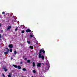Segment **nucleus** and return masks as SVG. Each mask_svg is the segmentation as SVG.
I'll use <instances>...</instances> for the list:
<instances>
[{
    "mask_svg": "<svg viewBox=\"0 0 77 77\" xmlns=\"http://www.w3.org/2000/svg\"><path fill=\"white\" fill-rule=\"evenodd\" d=\"M41 64H42L41 63H37V66L38 67H40L41 65Z\"/></svg>",
    "mask_w": 77,
    "mask_h": 77,
    "instance_id": "nucleus-4",
    "label": "nucleus"
},
{
    "mask_svg": "<svg viewBox=\"0 0 77 77\" xmlns=\"http://www.w3.org/2000/svg\"><path fill=\"white\" fill-rule=\"evenodd\" d=\"M27 42L29 44H30V41H27Z\"/></svg>",
    "mask_w": 77,
    "mask_h": 77,
    "instance_id": "nucleus-19",
    "label": "nucleus"
},
{
    "mask_svg": "<svg viewBox=\"0 0 77 77\" xmlns=\"http://www.w3.org/2000/svg\"><path fill=\"white\" fill-rule=\"evenodd\" d=\"M13 66L16 68H18V66L14 64L13 65Z\"/></svg>",
    "mask_w": 77,
    "mask_h": 77,
    "instance_id": "nucleus-8",
    "label": "nucleus"
},
{
    "mask_svg": "<svg viewBox=\"0 0 77 77\" xmlns=\"http://www.w3.org/2000/svg\"><path fill=\"white\" fill-rule=\"evenodd\" d=\"M27 63H30V60H27Z\"/></svg>",
    "mask_w": 77,
    "mask_h": 77,
    "instance_id": "nucleus-15",
    "label": "nucleus"
},
{
    "mask_svg": "<svg viewBox=\"0 0 77 77\" xmlns=\"http://www.w3.org/2000/svg\"><path fill=\"white\" fill-rule=\"evenodd\" d=\"M42 71H43V72H44V71H45L44 69H42Z\"/></svg>",
    "mask_w": 77,
    "mask_h": 77,
    "instance_id": "nucleus-29",
    "label": "nucleus"
},
{
    "mask_svg": "<svg viewBox=\"0 0 77 77\" xmlns=\"http://www.w3.org/2000/svg\"><path fill=\"white\" fill-rule=\"evenodd\" d=\"M42 52L43 53H45V52L44 50H42Z\"/></svg>",
    "mask_w": 77,
    "mask_h": 77,
    "instance_id": "nucleus-23",
    "label": "nucleus"
},
{
    "mask_svg": "<svg viewBox=\"0 0 77 77\" xmlns=\"http://www.w3.org/2000/svg\"><path fill=\"white\" fill-rule=\"evenodd\" d=\"M44 63H43V65H44Z\"/></svg>",
    "mask_w": 77,
    "mask_h": 77,
    "instance_id": "nucleus-37",
    "label": "nucleus"
},
{
    "mask_svg": "<svg viewBox=\"0 0 77 77\" xmlns=\"http://www.w3.org/2000/svg\"><path fill=\"white\" fill-rule=\"evenodd\" d=\"M11 26H8L7 28V30H9V29H11Z\"/></svg>",
    "mask_w": 77,
    "mask_h": 77,
    "instance_id": "nucleus-7",
    "label": "nucleus"
},
{
    "mask_svg": "<svg viewBox=\"0 0 77 77\" xmlns=\"http://www.w3.org/2000/svg\"><path fill=\"white\" fill-rule=\"evenodd\" d=\"M29 48H30V49H33V47L32 46H30L29 47Z\"/></svg>",
    "mask_w": 77,
    "mask_h": 77,
    "instance_id": "nucleus-11",
    "label": "nucleus"
},
{
    "mask_svg": "<svg viewBox=\"0 0 77 77\" xmlns=\"http://www.w3.org/2000/svg\"><path fill=\"white\" fill-rule=\"evenodd\" d=\"M2 38V35H1V34H0V39Z\"/></svg>",
    "mask_w": 77,
    "mask_h": 77,
    "instance_id": "nucleus-26",
    "label": "nucleus"
},
{
    "mask_svg": "<svg viewBox=\"0 0 77 77\" xmlns=\"http://www.w3.org/2000/svg\"><path fill=\"white\" fill-rule=\"evenodd\" d=\"M27 58H25L24 59L25 60H27Z\"/></svg>",
    "mask_w": 77,
    "mask_h": 77,
    "instance_id": "nucleus-28",
    "label": "nucleus"
},
{
    "mask_svg": "<svg viewBox=\"0 0 77 77\" xmlns=\"http://www.w3.org/2000/svg\"><path fill=\"white\" fill-rule=\"evenodd\" d=\"M30 32H31V30H30L29 29H27L26 30V32L27 33Z\"/></svg>",
    "mask_w": 77,
    "mask_h": 77,
    "instance_id": "nucleus-5",
    "label": "nucleus"
},
{
    "mask_svg": "<svg viewBox=\"0 0 77 77\" xmlns=\"http://www.w3.org/2000/svg\"><path fill=\"white\" fill-rule=\"evenodd\" d=\"M41 58L42 59V60H44V56L43 55H42Z\"/></svg>",
    "mask_w": 77,
    "mask_h": 77,
    "instance_id": "nucleus-10",
    "label": "nucleus"
},
{
    "mask_svg": "<svg viewBox=\"0 0 77 77\" xmlns=\"http://www.w3.org/2000/svg\"><path fill=\"white\" fill-rule=\"evenodd\" d=\"M42 49H41L40 51V54H41V53H42Z\"/></svg>",
    "mask_w": 77,
    "mask_h": 77,
    "instance_id": "nucleus-22",
    "label": "nucleus"
},
{
    "mask_svg": "<svg viewBox=\"0 0 77 77\" xmlns=\"http://www.w3.org/2000/svg\"><path fill=\"white\" fill-rule=\"evenodd\" d=\"M14 54H15V55H16V54H17V52L16 51H14Z\"/></svg>",
    "mask_w": 77,
    "mask_h": 77,
    "instance_id": "nucleus-16",
    "label": "nucleus"
},
{
    "mask_svg": "<svg viewBox=\"0 0 77 77\" xmlns=\"http://www.w3.org/2000/svg\"><path fill=\"white\" fill-rule=\"evenodd\" d=\"M0 17H2V15H1L0 14Z\"/></svg>",
    "mask_w": 77,
    "mask_h": 77,
    "instance_id": "nucleus-34",
    "label": "nucleus"
},
{
    "mask_svg": "<svg viewBox=\"0 0 77 77\" xmlns=\"http://www.w3.org/2000/svg\"><path fill=\"white\" fill-rule=\"evenodd\" d=\"M46 65H47L48 66V68L47 69H46V70H48L49 69V68H50V64L49 63H48L46 64Z\"/></svg>",
    "mask_w": 77,
    "mask_h": 77,
    "instance_id": "nucleus-2",
    "label": "nucleus"
},
{
    "mask_svg": "<svg viewBox=\"0 0 77 77\" xmlns=\"http://www.w3.org/2000/svg\"><path fill=\"white\" fill-rule=\"evenodd\" d=\"M22 77H27L26 76H22Z\"/></svg>",
    "mask_w": 77,
    "mask_h": 77,
    "instance_id": "nucleus-33",
    "label": "nucleus"
},
{
    "mask_svg": "<svg viewBox=\"0 0 77 77\" xmlns=\"http://www.w3.org/2000/svg\"><path fill=\"white\" fill-rule=\"evenodd\" d=\"M3 69H4V71H5V72H6L8 71V69H6V67L3 68Z\"/></svg>",
    "mask_w": 77,
    "mask_h": 77,
    "instance_id": "nucleus-6",
    "label": "nucleus"
},
{
    "mask_svg": "<svg viewBox=\"0 0 77 77\" xmlns=\"http://www.w3.org/2000/svg\"><path fill=\"white\" fill-rule=\"evenodd\" d=\"M6 49L7 50V51L4 52L5 54H8V52H9V49L7 48H5V49L6 50Z\"/></svg>",
    "mask_w": 77,
    "mask_h": 77,
    "instance_id": "nucleus-1",
    "label": "nucleus"
},
{
    "mask_svg": "<svg viewBox=\"0 0 77 77\" xmlns=\"http://www.w3.org/2000/svg\"><path fill=\"white\" fill-rule=\"evenodd\" d=\"M17 30H18V29H17V28H16L15 29V31H17Z\"/></svg>",
    "mask_w": 77,
    "mask_h": 77,
    "instance_id": "nucleus-27",
    "label": "nucleus"
},
{
    "mask_svg": "<svg viewBox=\"0 0 77 77\" xmlns=\"http://www.w3.org/2000/svg\"><path fill=\"white\" fill-rule=\"evenodd\" d=\"M45 72H46V71H45Z\"/></svg>",
    "mask_w": 77,
    "mask_h": 77,
    "instance_id": "nucleus-38",
    "label": "nucleus"
},
{
    "mask_svg": "<svg viewBox=\"0 0 77 77\" xmlns=\"http://www.w3.org/2000/svg\"><path fill=\"white\" fill-rule=\"evenodd\" d=\"M25 32V31L24 30L22 31L21 32L22 33H24Z\"/></svg>",
    "mask_w": 77,
    "mask_h": 77,
    "instance_id": "nucleus-18",
    "label": "nucleus"
},
{
    "mask_svg": "<svg viewBox=\"0 0 77 77\" xmlns=\"http://www.w3.org/2000/svg\"><path fill=\"white\" fill-rule=\"evenodd\" d=\"M3 77H5V75L4 74H3Z\"/></svg>",
    "mask_w": 77,
    "mask_h": 77,
    "instance_id": "nucleus-32",
    "label": "nucleus"
},
{
    "mask_svg": "<svg viewBox=\"0 0 77 77\" xmlns=\"http://www.w3.org/2000/svg\"><path fill=\"white\" fill-rule=\"evenodd\" d=\"M41 54L39 53V58H41Z\"/></svg>",
    "mask_w": 77,
    "mask_h": 77,
    "instance_id": "nucleus-13",
    "label": "nucleus"
},
{
    "mask_svg": "<svg viewBox=\"0 0 77 77\" xmlns=\"http://www.w3.org/2000/svg\"><path fill=\"white\" fill-rule=\"evenodd\" d=\"M2 31H3V30H2Z\"/></svg>",
    "mask_w": 77,
    "mask_h": 77,
    "instance_id": "nucleus-36",
    "label": "nucleus"
},
{
    "mask_svg": "<svg viewBox=\"0 0 77 77\" xmlns=\"http://www.w3.org/2000/svg\"><path fill=\"white\" fill-rule=\"evenodd\" d=\"M14 56L15 57V54H14Z\"/></svg>",
    "mask_w": 77,
    "mask_h": 77,
    "instance_id": "nucleus-35",
    "label": "nucleus"
},
{
    "mask_svg": "<svg viewBox=\"0 0 77 77\" xmlns=\"http://www.w3.org/2000/svg\"><path fill=\"white\" fill-rule=\"evenodd\" d=\"M33 35H30L29 36L30 37H33Z\"/></svg>",
    "mask_w": 77,
    "mask_h": 77,
    "instance_id": "nucleus-24",
    "label": "nucleus"
},
{
    "mask_svg": "<svg viewBox=\"0 0 77 77\" xmlns=\"http://www.w3.org/2000/svg\"><path fill=\"white\" fill-rule=\"evenodd\" d=\"M18 69H20L21 68V66H17Z\"/></svg>",
    "mask_w": 77,
    "mask_h": 77,
    "instance_id": "nucleus-14",
    "label": "nucleus"
},
{
    "mask_svg": "<svg viewBox=\"0 0 77 77\" xmlns=\"http://www.w3.org/2000/svg\"><path fill=\"white\" fill-rule=\"evenodd\" d=\"M22 63H23V62H21L20 63V64H21V65H22Z\"/></svg>",
    "mask_w": 77,
    "mask_h": 77,
    "instance_id": "nucleus-31",
    "label": "nucleus"
},
{
    "mask_svg": "<svg viewBox=\"0 0 77 77\" xmlns=\"http://www.w3.org/2000/svg\"><path fill=\"white\" fill-rule=\"evenodd\" d=\"M8 47L9 48H13V45L12 44H10L9 45Z\"/></svg>",
    "mask_w": 77,
    "mask_h": 77,
    "instance_id": "nucleus-3",
    "label": "nucleus"
},
{
    "mask_svg": "<svg viewBox=\"0 0 77 77\" xmlns=\"http://www.w3.org/2000/svg\"><path fill=\"white\" fill-rule=\"evenodd\" d=\"M23 71H26V69L25 68H23L22 69Z\"/></svg>",
    "mask_w": 77,
    "mask_h": 77,
    "instance_id": "nucleus-12",
    "label": "nucleus"
},
{
    "mask_svg": "<svg viewBox=\"0 0 77 77\" xmlns=\"http://www.w3.org/2000/svg\"><path fill=\"white\" fill-rule=\"evenodd\" d=\"M11 73H9V75H8V77H11Z\"/></svg>",
    "mask_w": 77,
    "mask_h": 77,
    "instance_id": "nucleus-20",
    "label": "nucleus"
},
{
    "mask_svg": "<svg viewBox=\"0 0 77 77\" xmlns=\"http://www.w3.org/2000/svg\"><path fill=\"white\" fill-rule=\"evenodd\" d=\"M9 51L10 52H12V49L11 48L10 49Z\"/></svg>",
    "mask_w": 77,
    "mask_h": 77,
    "instance_id": "nucleus-21",
    "label": "nucleus"
},
{
    "mask_svg": "<svg viewBox=\"0 0 77 77\" xmlns=\"http://www.w3.org/2000/svg\"><path fill=\"white\" fill-rule=\"evenodd\" d=\"M32 65L33 67H35V62H33L32 63Z\"/></svg>",
    "mask_w": 77,
    "mask_h": 77,
    "instance_id": "nucleus-9",
    "label": "nucleus"
},
{
    "mask_svg": "<svg viewBox=\"0 0 77 77\" xmlns=\"http://www.w3.org/2000/svg\"><path fill=\"white\" fill-rule=\"evenodd\" d=\"M32 72H33V73H36V70H33L32 71Z\"/></svg>",
    "mask_w": 77,
    "mask_h": 77,
    "instance_id": "nucleus-17",
    "label": "nucleus"
},
{
    "mask_svg": "<svg viewBox=\"0 0 77 77\" xmlns=\"http://www.w3.org/2000/svg\"><path fill=\"white\" fill-rule=\"evenodd\" d=\"M2 26V23H0V28L1 27V26Z\"/></svg>",
    "mask_w": 77,
    "mask_h": 77,
    "instance_id": "nucleus-30",
    "label": "nucleus"
},
{
    "mask_svg": "<svg viewBox=\"0 0 77 77\" xmlns=\"http://www.w3.org/2000/svg\"><path fill=\"white\" fill-rule=\"evenodd\" d=\"M2 14H5V11H3L2 13Z\"/></svg>",
    "mask_w": 77,
    "mask_h": 77,
    "instance_id": "nucleus-25",
    "label": "nucleus"
}]
</instances>
